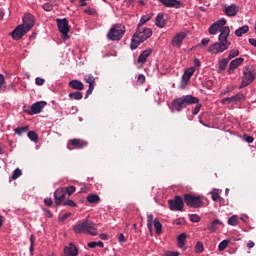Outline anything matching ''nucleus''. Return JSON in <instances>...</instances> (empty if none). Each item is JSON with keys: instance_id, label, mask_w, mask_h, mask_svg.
Wrapping results in <instances>:
<instances>
[{"instance_id": "nucleus-3", "label": "nucleus", "mask_w": 256, "mask_h": 256, "mask_svg": "<svg viewBox=\"0 0 256 256\" xmlns=\"http://www.w3.org/2000/svg\"><path fill=\"white\" fill-rule=\"evenodd\" d=\"M199 103V98L194 97L193 95L181 96L176 98L172 102V111H177L178 113L183 111L187 105H195Z\"/></svg>"}, {"instance_id": "nucleus-63", "label": "nucleus", "mask_w": 256, "mask_h": 256, "mask_svg": "<svg viewBox=\"0 0 256 256\" xmlns=\"http://www.w3.org/2000/svg\"><path fill=\"white\" fill-rule=\"evenodd\" d=\"M100 239H102L103 241H107V239H109V235H107V233H102L100 234Z\"/></svg>"}, {"instance_id": "nucleus-8", "label": "nucleus", "mask_w": 256, "mask_h": 256, "mask_svg": "<svg viewBox=\"0 0 256 256\" xmlns=\"http://www.w3.org/2000/svg\"><path fill=\"white\" fill-rule=\"evenodd\" d=\"M58 31L62 35V39H69V21L66 18L56 20Z\"/></svg>"}, {"instance_id": "nucleus-4", "label": "nucleus", "mask_w": 256, "mask_h": 256, "mask_svg": "<svg viewBox=\"0 0 256 256\" xmlns=\"http://www.w3.org/2000/svg\"><path fill=\"white\" fill-rule=\"evenodd\" d=\"M74 233H87L95 237L97 235V224L84 220L82 223H78L73 226Z\"/></svg>"}, {"instance_id": "nucleus-32", "label": "nucleus", "mask_w": 256, "mask_h": 256, "mask_svg": "<svg viewBox=\"0 0 256 256\" xmlns=\"http://www.w3.org/2000/svg\"><path fill=\"white\" fill-rule=\"evenodd\" d=\"M87 201L88 203L95 204L99 203V201H101V198L97 194H90L87 196Z\"/></svg>"}, {"instance_id": "nucleus-28", "label": "nucleus", "mask_w": 256, "mask_h": 256, "mask_svg": "<svg viewBox=\"0 0 256 256\" xmlns=\"http://www.w3.org/2000/svg\"><path fill=\"white\" fill-rule=\"evenodd\" d=\"M177 241L178 247H180V249H183V247H185V241H187V234L181 233L180 235H178Z\"/></svg>"}, {"instance_id": "nucleus-55", "label": "nucleus", "mask_w": 256, "mask_h": 256, "mask_svg": "<svg viewBox=\"0 0 256 256\" xmlns=\"http://www.w3.org/2000/svg\"><path fill=\"white\" fill-rule=\"evenodd\" d=\"M44 203H45V205H47V207H51V206L53 205V199H51V198H46V199L44 200Z\"/></svg>"}, {"instance_id": "nucleus-50", "label": "nucleus", "mask_w": 256, "mask_h": 256, "mask_svg": "<svg viewBox=\"0 0 256 256\" xmlns=\"http://www.w3.org/2000/svg\"><path fill=\"white\" fill-rule=\"evenodd\" d=\"M231 91H233V88L226 87L224 91L220 92V97H225V95H227V93H231Z\"/></svg>"}, {"instance_id": "nucleus-62", "label": "nucleus", "mask_w": 256, "mask_h": 256, "mask_svg": "<svg viewBox=\"0 0 256 256\" xmlns=\"http://www.w3.org/2000/svg\"><path fill=\"white\" fill-rule=\"evenodd\" d=\"M166 256H179V252L168 251L166 252Z\"/></svg>"}, {"instance_id": "nucleus-27", "label": "nucleus", "mask_w": 256, "mask_h": 256, "mask_svg": "<svg viewBox=\"0 0 256 256\" xmlns=\"http://www.w3.org/2000/svg\"><path fill=\"white\" fill-rule=\"evenodd\" d=\"M155 25L160 29H163V27H165V19L163 18V13H159L157 15Z\"/></svg>"}, {"instance_id": "nucleus-47", "label": "nucleus", "mask_w": 256, "mask_h": 256, "mask_svg": "<svg viewBox=\"0 0 256 256\" xmlns=\"http://www.w3.org/2000/svg\"><path fill=\"white\" fill-rule=\"evenodd\" d=\"M200 111H201V104H199L198 102L196 103L195 108L192 109V115H198Z\"/></svg>"}, {"instance_id": "nucleus-36", "label": "nucleus", "mask_w": 256, "mask_h": 256, "mask_svg": "<svg viewBox=\"0 0 256 256\" xmlns=\"http://www.w3.org/2000/svg\"><path fill=\"white\" fill-rule=\"evenodd\" d=\"M7 85L5 84V76L0 74V93H5Z\"/></svg>"}, {"instance_id": "nucleus-7", "label": "nucleus", "mask_w": 256, "mask_h": 256, "mask_svg": "<svg viewBox=\"0 0 256 256\" xmlns=\"http://www.w3.org/2000/svg\"><path fill=\"white\" fill-rule=\"evenodd\" d=\"M153 225L156 229L157 235H161L163 231V225L159 221V219L153 220V214H147V228L150 231V233H153Z\"/></svg>"}, {"instance_id": "nucleus-21", "label": "nucleus", "mask_w": 256, "mask_h": 256, "mask_svg": "<svg viewBox=\"0 0 256 256\" xmlns=\"http://www.w3.org/2000/svg\"><path fill=\"white\" fill-rule=\"evenodd\" d=\"M160 3H163L165 7H174L179 9L181 7V2L178 0H159Z\"/></svg>"}, {"instance_id": "nucleus-45", "label": "nucleus", "mask_w": 256, "mask_h": 256, "mask_svg": "<svg viewBox=\"0 0 256 256\" xmlns=\"http://www.w3.org/2000/svg\"><path fill=\"white\" fill-rule=\"evenodd\" d=\"M220 103L222 105H231V103H233V100H232V96L231 97H226V98H223Z\"/></svg>"}, {"instance_id": "nucleus-52", "label": "nucleus", "mask_w": 256, "mask_h": 256, "mask_svg": "<svg viewBox=\"0 0 256 256\" xmlns=\"http://www.w3.org/2000/svg\"><path fill=\"white\" fill-rule=\"evenodd\" d=\"M118 241L121 244L127 243V238L125 237V234H120L119 237H118Z\"/></svg>"}, {"instance_id": "nucleus-6", "label": "nucleus", "mask_w": 256, "mask_h": 256, "mask_svg": "<svg viewBox=\"0 0 256 256\" xmlns=\"http://www.w3.org/2000/svg\"><path fill=\"white\" fill-rule=\"evenodd\" d=\"M125 35V26L121 24L114 25L107 34L109 41H121Z\"/></svg>"}, {"instance_id": "nucleus-16", "label": "nucleus", "mask_w": 256, "mask_h": 256, "mask_svg": "<svg viewBox=\"0 0 256 256\" xmlns=\"http://www.w3.org/2000/svg\"><path fill=\"white\" fill-rule=\"evenodd\" d=\"M185 37H187V33L179 32L172 38L173 47H181L183 45V41H185Z\"/></svg>"}, {"instance_id": "nucleus-14", "label": "nucleus", "mask_w": 256, "mask_h": 256, "mask_svg": "<svg viewBox=\"0 0 256 256\" xmlns=\"http://www.w3.org/2000/svg\"><path fill=\"white\" fill-rule=\"evenodd\" d=\"M65 195H67L65 188H58L54 192V199L56 205H62L63 201H65Z\"/></svg>"}, {"instance_id": "nucleus-40", "label": "nucleus", "mask_w": 256, "mask_h": 256, "mask_svg": "<svg viewBox=\"0 0 256 256\" xmlns=\"http://www.w3.org/2000/svg\"><path fill=\"white\" fill-rule=\"evenodd\" d=\"M235 57H239V50H236V49L230 50L227 59L231 61V59H235Z\"/></svg>"}, {"instance_id": "nucleus-19", "label": "nucleus", "mask_w": 256, "mask_h": 256, "mask_svg": "<svg viewBox=\"0 0 256 256\" xmlns=\"http://www.w3.org/2000/svg\"><path fill=\"white\" fill-rule=\"evenodd\" d=\"M193 73H195V67H190L185 70L182 76V83H184V85H187V83H189V80L191 79V77H193Z\"/></svg>"}, {"instance_id": "nucleus-30", "label": "nucleus", "mask_w": 256, "mask_h": 256, "mask_svg": "<svg viewBox=\"0 0 256 256\" xmlns=\"http://www.w3.org/2000/svg\"><path fill=\"white\" fill-rule=\"evenodd\" d=\"M68 97L69 99H74V101H81V99H83V93L80 91L71 92Z\"/></svg>"}, {"instance_id": "nucleus-60", "label": "nucleus", "mask_w": 256, "mask_h": 256, "mask_svg": "<svg viewBox=\"0 0 256 256\" xmlns=\"http://www.w3.org/2000/svg\"><path fill=\"white\" fill-rule=\"evenodd\" d=\"M69 217H71V213H65L62 215V217L60 219H61V221H65V220L69 219Z\"/></svg>"}, {"instance_id": "nucleus-43", "label": "nucleus", "mask_w": 256, "mask_h": 256, "mask_svg": "<svg viewBox=\"0 0 256 256\" xmlns=\"http://www.w3.org/2000/svg\"><path fill=\"white\" fill-rule=\"evenodd\" d=\"M33 251H35V238L33 235L30 236V254L33 255Z\"/></svg>"}, {"instance_id": "nucleus-49", "label": "nucleus", "mask_w": 256, "mask_h": 256, "mask_svg": "<svg viewBox=\"0 0 256 256\" xmlns=\"http://www.w3.org/2000/svg\"><path fill=\"white\" fill-rule=\"evenodd\" d=\"M74 192H75V186H68L66 188V193H68V197H71V195H73Z\"/></svg>"}, {"instance_id": "nucleus-41", "label": "nucleus", "mask_w": 256, "mask_h": 256, "mask_svg": "<svg viewBox=\"0 0 256 256\" xmlns=\"http://www.w3.org/2000/svg\"><path fill=\"white\" fill-rule=\"evenodd\" d=\"M205 251V247L203 246V242L198 241L195 246V253H203Z\"/></svg>"}, {"instance_id": "nucleus-42", "label": "nucleus", "mask_w": 256, "mask_h": 256, "mask_svg": "<svg viewBox=\"0 0 256 256\" xmlns=\"http://www.w3.org/2000/svg\"><path fill=\"white\" fill-rule=\"evenodd\" d=\"M22 175V172H21V169L19 168H16L13 173H12V177L11 179H13L15 181V179H19V177H21Z\"/></svg>"}, {"instance_id": "nucleus-59", "label": "nucleus", "mask_w": 256, "mask_h": 256, "mask_svg": "<svg viewBox=\"0 0 256 256\" xmlns=\"http://www.w3.org/2000/svg\"><path fill=\"white\" fill-rule=\"evenodd\" d=\"M138 81H139V83H141V84L145 83V75L139 74V76H138Z\"/></svg>"}, {"instance_id": "nucleus-22", "label": "nucleus", "mask_w": 256, "mask_h": 256, "mask_svg": "<svg viewBox=\"0 0 256 256\" xmlns=\"http://www.w3.org/2000/svg\"><path fill=\"white\" fill-rule=\"evenodd\" d=\"M69 145H73L76 149H83V147H87V141L81 139H73L69 142Z\"/></svg>"}, {"instance_id": "nucleus-10", "label": "nucleus", "mask_w": 256, "mask_h": 256, "mask_svg": "<svg viewBox=\"0 0 256 256\" xmlns=\"http://www.w3.org/2000/svg\"><path fill=\"white\" fill-rule=\"evenodd\" d=\"M184 201L188 207H193L197 209V207H201L203 205V201L201 200L200 196H193L191 194H186L184 196Z\"/></svg>"}, {"instance_id": "nucleus-46", "label": "nucleus", "mask_w": 256, "mask_h": 256, "mask_svg": "<svg viewBox=\"0 0 256 256\" xmlns=\"http://www.w3.org/2000/svg\"><path fill=\"white\" fill-rule=\"evenodd\" d=\"M63 205L67 206V207H77V203H75V201H73V200H66L63 203Z\"/></svg>"}, {"instance_id": "nucleus-5", "label": "nucleus", "mask_w": 256, "mask_h": 256, "mask_svg": "<svg viewBox=\"0 0 256 256\" xmlns=\"http://www.w3.org/2000/svg\"><path fill=\"white\" fill-rule=\"evenodd\" d=\"M255 81V70L251 66H246L243 69L242 82L239 89H245V87L251 85Z\"/></svg>"}, {"instance_id": "nucleus-1", "label": "nucleus", "mask_w": 256, "mask_h": 256, "mask_svg": "<svg viewBox=\"0 0 256 256\" xmlns=\"http://www.w3.org/2000/svg\"><path fill=\"white\" fill-rule=\"evenodd\" d=\"M227 25V20L225 18L219 19L214 22L208 29L210 35H217L218 42H214L208 47V53L210 55H219L225 53L229 47H231V41H229V35H231V28Z\"/></svg>"}, {"instance_id": "nucleus-26", "label": "nucleus", "mask_w": 256, "mask_h": 256, "mask_svg": "<svg viewBox=\"0 0 256 256\" xmlns=\"http://www.w3.org/2000/svg\"><path fill=\"white\" fill-rule=\"evenodd\" d=\"M245 33H249V26L244 25L238 29L235 30L234 35H236V37H243V35H245Z\"/></svg>"}, {"instance_id": "nucleus-33", "label": "nucleus", "mask_w": 256, "mask_h": 256, "mask_svg": "<svg viewBox=\"0 0 256 256\" xmlns=\"http://www.w3.org/2000/svg\"><path fill=\"white\" fill-rule=\"evenodd\" d=\"M229 59L228 58H223L222 60L219 61L218 63V68L220 71H225L227 69V65H229Z\"/></svg>"}, {"instance_id": "nucleus-57", "label": "nucleus", "mask_w": 256, "mask_h": 256, "mask_svg": "<svg viewBox=\"0 0 256 256\" xmlns=\"http://www.w3.org/2000/svg\"><path fill=\"white\" fill-rule=\"evenodd\" d=\"M127 7H135V0H124Z\"/></svg>"}, {"instance_id": "nucleus-61", "label": "nucleus", "mask_w": 256, "mask_h": 256, "mask_svg": "<svg viewBox=\"0 0 256 256\" xmlns=\"http://www.w3.org/2000/svg\"><path fill=\"white\" fill-rule=\"evenodd\" d=\"M208 43H211V39L209 38H203L201 40V45H207Z\"/></svg>"}, {"instance_id": "nucleus-56", "label": "nucleus", "mask_w": 256, "mask_h": 256, "mask_svg": "<svg viewBox=\"0 0 256 256\" xmlns=\"http://www.w3.org/2000/svg\"><path fill=\"white\" fill-rule=\"evenodd\" d=\"M93 89H95V86H89L88 90L86 91L85 99H87V97L93 93Z\"/></svg>"}, {"instance_id": "nucleus-37", "label": "nucleus", "mask_w": 256, "mask_h": 256, "mask_svg": "<svg viewBox=\"0 0 256 256\" xmlns=\"http://www.w3.org/2000/svg\"><path fill=\"white\" fill-rule=\"evenodd\" d=\"M88 247H89L90 249H95V247L103 248V247H105V244H103L102 241H98V242L92 241V242H89V243H88Z\"/></svg>"}, {"instance_id": "nucleus-13", "label": "nucleus", "mask_w": 256, "mask_h": 256, "mask_svg": "<svg viewBox=\"0 0 256 256\" xmlns=\"http://www.w3.org/2000/svg\"><path fill=\"white\" fill-rule=\"evenodd\" d=\"M21 25L28 29V31L30 29H33V27L35 26V16H33V14L30 13L25 14L22 19Z\"/></svg>"}, {"instance_id": "nucleus-34", "label": "nucleus", "mask_w": 256, "mask_h": 256, "mask_svg": "<svg viewBox=\"0 0 256 256\" xmlns=\"http://www.w3.org/2000/svg\"><path fill=\"white\" fill-rule=\"evenodd\" d=\"M84 81L89 84V86H95V77L91 74L84 76Z\"/></svg>"}, {"instance_id": "nucleus-39", "label": "nucleus", "mask_w": 256, "mask_h": 256, "mask_svg": "<svg viewBox=\"0 0 256 256\" xmlns=\"http://www.w3.org/2000/svg\"><path fill=\"white\" fill-rule=\"evenodd\" d=\"M229 243H231V240H223L218 246V251H225V249H227Z\"/></svg>"}, {"instance_id": "nucleus-31", "label": "nucleus", "mask_w": 256, "mask_h": 256, "mask_svg": "<svg viewBox=\"0 0 256 256\" xmlns=\"http://www.w3.org/2000/svg\"><path fill=\"white\" fill-rule=\"evenodd\" d=\"M152 17H153V15H151V14L143 15L141 17L137 27H143L145 25V23H147L148 21H151Z\"/></svg>"}, {"instance_id": "nucleus-17", "label": "nucleus", "mask_w": 256, "mask_h": 256, "mask_svg": "<svg viewBox=\"0 0 256 256\" xmlns=\"http://www.w3.org/2000/svg\"><path fill=\"white\" fill-rule=\"evenodd\" d=\"M245 59L244 58H236L232 60L229 64L228 68V75H232V73L237 69L238 67H241L244 63Z\"/></svg>"}, {"instance_id": "nucleus-35", "label": "nucleus", "mask_w": 256, "mask_h": 256, "mask_svg": "<svg viewBox=\"0 0 256 256\" xmlns=\"http://www.w3.org/2000/svg\"><path fill=\"white\" fill-rule=\"evenodd\" d=\"M239 223V217L237 215H233L228 219V225H231L232 227H236Z\"/></svg>"}, {"instance_id": "nucleus-48", "label": "nucleus", "mask_w": 256, "mask_h": 256, "mask_svg": "<svg viewBox=\"0 0 256 256\" xmlns=\"http://www.w3.org/2000/svg\"><path fill=\"white\" fill-rule=\"evenodd\" d=\"M42 9H44V11H53V4L45 3V4L42 6Z\"/></svg>"}, {"instance_id": "nucleus-38", "label": "nucleus", "mask_w": 256, "mask_h": 256, "mask_svg": "<svg viewBox=\"0 0 256 256\" xmlns=\"http://www.w3.org/2000/svg\"><path fill=\"white\" fill-rule=\"evenodd\" d=\"M28 138L30 139V141H33V143H37V141H39V136L37 135V133H35V131H29Z\"/></svg>"}, {"instance_id": "nucleus-2", "label": "nucleus", "mask_w": 256, "mask_h": 256, "mask_svg": "<svg viewBox=\"0 0 256 256\" xmlns=\"http://www.w3.org/2000/svg\"><path fill=\"white\" fill-rule=\"evenodd\" d=\"M151 35H153V31L151 30V28L137 26V31L135 32L131 40L130 49L132 51H135V49H137V47H139L141 43L147 41V39H149Z\"/></svg>"}, {"instance_id": "nucleus-15", "label": "nucleus", "mask_w": 256, "mask_h": 256, "mask_svg": "<svg viewBox=\"0 0 256 256\" xmlns=\"http://www.w3.org/2000/svg\"><path fill=\"white\" fill-rule=\"evenodd\" d=\"M79 255V249L75 243L70 242L68 246L64 247V256H77Z\"/></svg>"}, {"instance_id": "nucleus-53", "label": "nucleus", "mask_w": 256, "mask_h": 256, "mask_svg": "<svg viewBox=\"0 0 256 256\" xmlns=\"http://www.w3.org/2000/svg\"><path fill=\"white\" fill-rule=\"evenodd\" d=\"M35 83H36V85H43L45 83V79H43L41 77H37L35 79Z\"/></svg>"}, {"instance_id": "nucleus-58", "label": "nucleus", "mask_w": 256, "mask_h": 256, "mask_svg": "<svg viewBox=\"0 0 256 256\" xmlns=\"http://www.w3.org/2000/svg\"><path fill=\"white\" fill-rule=\"evenodd\" d=\"M244 140L246 141V143H253L254 139L252 136L244 135Z\"/></svg>"}, {"instance_id": "nucleus-44", "label": "nucleus", "mask_w": 256, "mask_h": 256, "mask_svg": "<svg viewBox=\"0 0 256 256\" xmlns=\"http://www.w3.org/2000/svg\"><path fill=\"white\" fill-rule=\"evenodd\" d=\"M190 221L192 223H199L201 221V217H199L197 214H192L190 215Z\"/></svg>"}, {"instance_id": "nucleus-51", "label": "nucleus", "mask_w": 256, "mask_h": 256, "mask_svg": "<svg viewBox=\"0 0 256 256\" xmlns=\"http://www.w3.org/2000/svg\"><path fill=\"white\" fill-rule=\"evenodd\" d=\"M210 195H211V197H212V199L214 200V201H219V199H220V195H219V193H217V192H210Z\"/></svg>"}, {"instance_id": "nucleus-11", "label": "nucleus", "mask_w": 256, "mask_h": 256, "mask_svg": "<svg viewBox=\"0 0 256 256\" xmlns=\"http://www.w3.org/2000/svg\"><path fill=\"white\" fill-rule=\"evenodd\" d=\"M29 33V30L22 24H19L11 33L12 39L14 41H19L21 38L25 37Z\"/></svg>"}, {"instance_id": "nucleus-18", "label": "nucleus", "mask_w": 256, "mask_h": 256, "mask_svg": "<svg viewBox=\"0 0 256 256\" xmlns=\"http://www.w3.org/2000/svg\"><path fill=\"white\" fill-rule=\"evenodd\" d=\"M223 13L227 15V17H235V15H237V5H225L223 7Z\"/></svg>"}, {"instance_id": "nucleus-20", "label": "nucleus", "mask_w": 256, "mask_h": 256, "mask_svg": "<svg viewBox=\"0 0 256 256\" xmlns=\"http://www.w3.org/2000/svg\"><path fill=\"white\" fill-rule=\"evenodd\" d=\"M69 87L75 91H83V89H85V85L80 80H71L69 82Z\"/></svg>"}, {"instance_id": "nucleus-29", "label": "nucleus", "mask_w": 256, "mask_h": 256, "mask_svg": "<svg viewBox=\"0 0 256 256\" xmlns=\"http://www.w3.org/2000/svg\"><path fill=\"white\" fill-rule=\"evenodd\" d=\"M29 132V126H22L14 129V133L18 135V137H21V135H25V133Z\"/></svg>"}, {"instance_id": "nucleus-12", "label": "nucleus", "mask_w": 256, "mask_h": 256, "mask_svg": "<svg viewBox=\"0 0 256 256\" xmlns=\"http://www.w3.org/2000/svg\"><path fill=\"white\" fill-rule=\"evenodd\" d=\"M170 211H183V198L176 196L174 200L168 201Z\"/></svg>"}, {"instance_id": "nucleus-24", "label": "nucleus", "mask_w": 256, "mask_h": 256, "mask_svg": "<svg viewBox=\"0 0 256 256\" xmlns=\"http://www.w3.org/2000/svg\"><path fill=\"white\" fill-rule=\"evenodd\" d=\"M217 225H223V222H221V220L216 219L214 221H212L208 226H207V231H209V233H215V231H217Z\"/></svg>"}, {"instance_id": "nucleus-23", "label": "nucleus", "mask_w": 256, "mask_h": 256, "mask_svg": "<svg viewBox=\"0 0 256 256\" xmlns=\"http://www.w3.org/2000/svg\"><path fill=\"white\" fill-rule=\"evenodd\" d=\"M245 99H247V96H245V94L237 93L236 95L232 96V103L234 105H239V104L243 103V101H245Z\"/></svg>"}, {"instance_id": "nucleus-25", "label": "nucleus", "mask_w": 256, "mask_h": 256, "mask_svg": "<svg viewBox=\"0 0 256 256\" xmlns=\"http://www.w3.org/2000/svg\"><path fill=\"white\" fill-rule=\"evenodd\" d=\"M153 51L151 49L144 50L138 57V63H145L147 61V57L151 55Z\"/></svg>"}, {"instance_id": "nucleus-64", "label": "nucleus", "mask_w": 256, "mask_h": 256, "mask_svg": "<svg viewBox=\"0 0 256 256\" xmlns=\"http://www.w3.org/2000/svg\"><path fill=\"white\" fill-rule=\"evenodd\" d=\"M194 65H195V67H201V60L195 58L194 59Z\"/></svg>"}, {"instance_id": "nucleus-9", "label": "nucleus", "mask_w": 256, "mask_h": 256, "mask_svg": "<svg viewBox=\"0 0 256 256\" xmlns=\"http://www.w3.org/2000/svg\"><path fill=\"white\" fill-rule=\"evenodd\" d=\"M45 105H47V102L39 101L32 104L30 108H25L24 106V113L27 115H39L45 109Z\"/></svg>"}, {"instance_id": "nucleus-54", "label": "nucleus", "mask_w": 256, "mask_h": 256, "mask_svg": "<svg viewBox=\"0 0 256 256\" xmlns=\"http://www.w3.org/2000/svg\"><path fill=\"white\" fill-rule=\"evenodd\" d=\"M84 13H86V15H95V10H93V8H87L84 10Z\"/></svg>"}]
</instances>
